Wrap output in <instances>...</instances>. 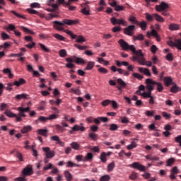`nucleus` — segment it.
Returning a JSON list of instances; mask_svg holds the SVG:
<instances>
[{"mask_svg": "<svg viewBox=\"0 0 181 181\" xmlns=\"http://www.w3.org/2000/svg\"><path fill=\"white\" fill-rule=\"evenodd\" d=\"M20 29H21V30H23V32H25V33H29L30 35H33V31L30 30L29 28H26V27H23V26H21Z\"/></svg>", "mask_w": 181, "mask_h": 181, "instance_id": "obj_38", "label": "nucleus"}, {"mask_svg": "<svg viewBox=\"0 0 181 181\" xmlns=\"http://www.w3.org/2000/svg\"><path fill=\"white\" fill-rule=\"evenodd\" d=\"M64 175L67 181L73 180V175H71V173H69V170L64 171Z\"/></svg>", "mask_w": 181, "mask_h": 181, "instance_id": "obj_27", "label": "nucleus"}, {"mask_svg": "<svg viewBox=\"0 0 181 181\" xmlns=\"http://www.w3.org/2000/svg\"><path fill=\"white\" fill-rule=\"evenodd\" d=\"M110 103H111V100L107 99V100H103L101 103V105H103V107H107V106L110 105Z\"/></svg>", "mask_w": 181, "mask_h": 181, "instance_id": "obj_53", "label": "nucleus"}, {"mask_svg": "<svg viewBox=\"0 0 181 181\" xmlns=\"http://www.w3.org/2000/svg\"><path fill=\"white\" fill-rule=\"evenodd\" d=\"M155 8L157 12H163L169 8V4L163 1L160 3V4L156 5Z\"/></svg>", "mask_w": 181, "mask_h": 181, "instance_id": "obj_9", "label": "nucleus"}, {"mask_svg": "<svg viewBox=\"0 0 181 181\" xmlns=\"http://www.w3.org/2000/svg\"><path fill=\"white\" fill-rule=\"evenodd\" d=\"M119 127L116 124H111L110 126V131H117Z\"/></svg>", "mask_w": 181, "mask_h": 181, "instance_id": "obj_56", "label": "nucleus"}, {"mask_svg": "<svg viewBox=\"0 0 181 181\" xmlns=\"http://www.w3.org/2000/svg\"><path fill=\"white\" fill-rule=\"evenodd\" d=\"M136 146H138V144L135 141H132L131 144L127 146V149L131 150V149H134V148H136Z\"/></svg>", "mask_w": 181, "mask_h": 181, "instance_id": "obj_41", "label": "nucleus"}, {"mask_svg": "<svg viewBox=\"0 0 181 181\" xmlns=\"http://www.w3.org/2000/svg\"><path fill=\"white\" fill-rule=\"evenodd\" d=\"M155 83V81H153L151 78H147L146 80V88L148 90V91H150L151 93H152V91H153L154 90V87L153 86H155V83Z\"/></svg>", "mask_w": 181, "mask_h": 181, "instance_id": "obj_13", "label": "nucleus"}, {"mask_svg": "<svg viewBox=\"0 0 181 181\" xmlns=\"http://www.w3.org/2000/svg\"><path fill=\"white\" fill-rule=\"evenodd\" d=\"M180 29V25L176 23H170L169 25L170 30H179Z\"/></svg>", "mask_w": 181, "mask_h": 181, "instance_id": "obj_26", "label": "nucleus"}, {"mask_svg": "<svg viewBox=\"0 0 181 181\" xmlns=\"http://www.w3.org/2000/svg\"><path fill=\"white\" fill-rule=\"evenodd\" d=\"M171 173H173V175H177L179 173V169L177 167H173L171 170Z\"/></svg>", "mask_w": 181, "mask_h": 181, "instance_id": "obj_62", "label": "nucleus"}, {"mask_svg": "<svg viewBox=\"0 0 181 181\" xmlns=\"http://www.w3.org/2000/svg\"><path fill=\"white\" fill-rule=\"evenodd\" d=\"M17 110L19 112L18 116L10 110H6L5 115L8 117V118H16V121L21 122V121H22V117L24 118L26 117L25 112H29V111H30V107H19L17 108Z\"/></svg>", "mask_w": 181, "mask_h": 181, "instance_id": "obj_1", "label": "nucleus"}, {"mask_svg": "<svg viewBox=\"0 0 181 181\" xmlns=\"http://www.w3.org/2000/svg\"><path fill=\"white\" fill-rule=\"evenodd\" d=\"M132 62H138L139 64L141 66H148V67L152 66V62L151 61H145V57H144V54L142 53V50H137V54L134 55L131 59Z\"/></svg>", "mask_w": 181, "mask_h": 181, "instance_id": "obj_3", "label": "nucleus"}, {"mask_svg": "<svg viewBox=\"0 0 181 181\" xmlns=\"http://www.w3.org/2000/svg\"><path fill=\"white\" fill-rule=\"evenodd\" d=\"M53 23V26L55 29H57V30H64V28H63L64 25H68L69 26L77 25V23H78V20L64 19L62 22L54 21Z\"/></svg>", "mask_w": 181, "mask_h": 181, "instance_id": "obj_2", "label": "nucleus"}, {"mask_svg": "<svg viewBox=\"0 0 181 181\" xmlns=\"http://www.w3.org/2000/svg\"><path fill=\"white\" fill-rule=\"evenodd\" d=\"M94 64H95L94 62L90 61L88 62L87 66L85 68V70H93V68L94 67Z\"/></svg>", "mask_w": 181, "mask_h": 181, "instance_id": "obj_36", "label": "nucleus"}, {"mask_svg": "<svg viewBox=\"0 0 181 181\" xmlns=\"http://www.w3.org/2000/svg\"><path fill=\"white\" fill-rule=\"evenodd\" d=\"M72 131H74V132H78V131H81V132H84V131H86V127H83V126H80L78 124H75L72 128H71Z\"/></svg>", "mask_w": 181, "mask_h": 181, "instance_id": "obj_21", "label": "nucleus"}, {"mask_svg": "<svg viewBox=\"0 0 181 181\" xmlns=\"http://www.w3.org/2000/svg\"><path fill=\"white\" fill-rule=\"evenodd\" d=\"M117 83L121 87H122V88H125V87H127V83H125V81H124V80L122 78H118Z\"/></svg>", "mask_w": 181, "mask_h": 181, "instance_id": "obj_46", "label": "nucleus"}, {"mask_svg": "<svg viewBox=\"0 0 181 181\" xmlns=\"http://www.w3.org/2000/svg\"><path fill=\"white\" fill-rule=\"evenodd\" d=\"M22 175L23 176H31V175H33V168L32 167L26 166L23 170H22Z\"/></svg>", "mask_w": 181, "mask_h": 181, "instance_id": "obj_12", "label": "nucleus"}, {"mask_svg": "<svg viewBox=\"0 0 181 181\" xmlns=\"http://www.w3.org/2000/svg\"><path fill=\"white\" fill-rule=\"evenodd\" d=\"M138 26H140L141 30H146V28H148V24L145 21H143L141 22H139V24H137Z\"/></svg>", "mask_w": 181, "mask_h": 181, "instance_id": "obj_30", "label": "nucleus"}, {"mask_svg": "<svg viewBox=\"0 0 181 181\" xmlns=\"http://www.w3.org/2000/svg\"><path fill=\"white\" fill-rule=\"evenodd\" d=\"M39 46L40 47L42 50L45 52V53H50V49L47 48V47H46V45H43L42 43H40Z\"/></svg>", "mask_w": 181, "mask_h": 181, "instance_id": "obj_40", "label": "nucleus"}, {"mask_svg": "<svg viewBox=\"0 0 181 181\" xmlns=\"http://www.w3.org/2000/svg\"><path fill=\"white\" fill-rule=\"evenodd\" d=\"M37 121H40V122H47V121H49V119L48 117H46L45 116H40L36 120V122H37Z\"/></svg>", "mask_w": 181, "mask_h": 181, "instance_id": "obj_44", "label": "nucleus"}, {"mask_svg": "<svg viewBox=\"0 0 181 181\" xmlns=\"http://www.w3.org/2000/svg\"><path fill=\"white\" fill-rule=\"evenodd\" d=\"M71 148L74 149V151H78V149H80V144H78L77 142H72L71 144Z\"/></svg>", "mask_w": 181, "mask_h": 181, "instance_id": "obj_37", "label": "nucleus"}, {"mask_svg": "<svg viewBox=\"0 0 181 181\" xmlns=\"http://www.w3.org/2000/svg\"><path fill=\"white\" fill-rule=\"evenodd\" d=\"M175 47L178 50H181V40L180 39L175 40Z\"/></svg>", "mask_w": 181, "mask_h": 181, "instance_id": "obj_49", "label": "nucleus"}, {"mask_svg": "<svg viewBox=\"0 0 181 181\" xmlns=\"http://www.w3.org/2000/svg\"><path fill=\"white\" fill-rule=\"evenodd\" d=\"M74 59H75V63L76 64H86V61L83 58L74 56Z\"/></svg>", "mask_w": 181, "mask_h": 181, "instance_id": "obj_28", "label": "nucleus"}, {"mask_svg": "<svg viewBox=\"0 0 181 181\" xmlns=\"http://www.w3.org/2000/svg\"><path fill=\"white\" fill-rule=\"evenodd\" d=\"M66 168H80V165L76 164L71 161H68L66 163Z\"/></svg>", "mask_w": 181, "mask_h": 181, "instance_id": "obj_35", "label": "nucleus"}, {"mask_svg": "<svg viewBox=\"0 0 181 181\" xmlns=\"http://www.w3.org/2000/svg\"><path fill=\"white\" fill-rule=\"evenodd\" d=\"M77 43H83V42H86V38L83 35H78L76 39Z\"/></svg>", "mask_w": 181, "mask_h": 181, "instance_id": "obj_54", "label": "nucleus"}, {"mask_svg": "<svg viewBox=\"0 0 181 181\" xmlns=\"http://www.w3.org/2000/svg\"><path fill=\"white\" fill-rule=\"evenodd\" d=\"M26 177L25 176H23V177H16L15 178V181H26Z\"/></svg>", "mask_w": 181, "mask_h": 181, "instance_id": "obj_64", "label": "nucleus"}, {"mask_svg": "<svg viewBox=\"0 0 181 181\" xmlns=\"http://www.w3.org/2000/svg\"><path fill=\"white\" fill-rule=\"evenodd\" d=\"M89 138H91L93 141H97L98 139V134L94 133H89Z\"/></svg>", "mask_w": 181, "mask_h": 181, "instance_id": "obj_48", "label": "nucleus"}, {"mask_svg": "<svg viewBox=\"0 0 181 181\" xmlns=\"http://www.w3.org/2000/svg\"><path fill=\"white\" fill-rule=\"evenodd\" d=\"M133 39H134V40H144V39H145V37H144V35L142 34H139L136 36L134 35Z\"/></svg>", "mask_w": 181, "mask_h": 181, "instance_id": "obj_50", "label": "nucleus"}, {"mask_svg": "<svg viewBox=\"0 0 181 181\" xmlns=\"http://www.w3.org/2000/svg\"><path fill=\"white\" fill-rule=\"evenodd\" d=\"M179 91H181V88L177 86L176 83H174V86L170 88V92L176 94V93H179Z\"/></svg>", "mask_w": 181, "mask_h": 181, "instance_id": "obj_23", "label": "nucleus"}, {"mask_svg": "<svg viewBox=\"0 0 181 181\" xmlns=\"http://www.w3.org/2000/svg\"><path fill=\"white\" fill-rule=\"evenodd\" d=\"M155 114V110H146L145 112V115L146 117H153V115Z\"/></svg>", "mask_w": 181, "mask_h": 181, "instance_id": "obj_57", "label": "nucleus"}, {"mask_svg": "<svg viewBox=\"0 0 181 181\" xmlns=\"http://www.w3.org/2000/svg\"><path fill=\"white\" fill-rule=\"evenodd\" d=\"M163 82L166 87H169L170 84H173V79L170 76H165L163 78Z\"/></svg>", "mask_w": 181, "mask_h": 181, "instance_id": "obj_16", "label": "nucleus"}, {"mask_svg": "<svg viewBox=\"0 0 181 181\" xmlns=\"http://www.w3.org/2000/svg\"><path fill=\"white\" fill-rule=\"evenodd\" d=\"M42 151L46 153L45 156L47 159H52V158H54V155H56L54 151H50V148L49 147H43Z\"/></svg>", "mask_w": 181, "mask_h": 181, "instance_id": "obj_10", "label": "nucleus"}, {"mask_svg": "<svg viewBox=\"0 0 181 181\" xmlns=\"http://www.w3.org/2000/svg\"><path fill=\"white\" fill-rule=\"evenodd\" d=\"M55 129L59 133L64 132V128L59 124L55 125Z\"/></svg>", "mask_w": 181, "mask_h": 181, "instance_id": "obj_52", "label": "nucleus"}, {"mask_svg": "<svg viewBox=\"0 0 181 181\" xmlns=\"http://www.w3.org/2000/svg\"><path fill=\"white\" fill-rule=\"evenodd\" d=\"M21 131L23 134H28V132H30V131H32V126L30 125L25 126L21 129Z\"/></svg>", "mask_w": 181, "mask_h": 181, "instance_id": "obj_25", "label": "nucleus"}, {"mask_svg": "<svg viewBox=\"0 0 181 181\" xmlns=\"http://www.w3.org/2000/svg\"><path fill=\"white\" fill-rule=\"evenodd\" d=\"M53 37H55V39H57V40H60L61 42H64V40H66V37L60 34H53Z\"/></svg>", "mask_w": 181, "mask_h": 181, "instance_id": "obj_33", "label": "nucleus"}, {"mask_svg": "<svg viewBox=\"0 0 181 181\" xmlns=\"http://www.w3.org/2000/svg\"><path fill=\"white\" fill-rule=\"evenodd\" d=\"M99 73H102V74H108V69L104 68V67H100L98 69Z\"/></svg>", "mask_w": 181, "mask_h": 181, "instance_id": "obj_55", "label": "nucleus"}, {"mask_svg": "<svg viewBox=\"0 0 181 181\" xmlns=\"http://www.w3.org/2000/svg\"><path fill=\"white\" fill-rule=\"evenodd\" d=\"M133 77H135V78H137L138 80H142V78H144V76L138 73H134Z\"/></svg>", "mask_w": 181, "mask_h": 181, "instance_id": "obj_61", "label": "nucleus"}, {"mask_svg": "<svg viewBox=\"0 0 181 181\" xmlns=\"http://www.w3.org/2000/svg\"><path fill=\"white\" fill-rule=\"evenodd\" d=\"M51 141H54L58 144V145H60V146H64V142H63L62 140H60V137L59 136H52L50 138Z\"/></svg>", "mask_w": 181, "mask_h": 181, "instance_id": "obj_17", "label": "nucleus"}, {"mask_svg": "<svg viewBox=\"0 0 181 181\" xmlns=\"http://www.w3.org/2000/svg\"><path fill=\"white\" fill-rule=\"evenodd\" d=\"M74 47L78 49L79 50H86V49H87V46H82L78 44H74Z\"/></svg>", "mask_w": 181, "mask_h": 181, "instance_id": "obj_59", "label": "nucleus"}, {"mask_svg": "<svg viewBox=\"0 0 181 181\" xmlns=\"http://www.w3.org/2000/svg\"><path fill=\"white\" fill-rule=\"evenodd\" d=\"M153 17L154 19H156V21H157L158 22H165V19H163V17L160 16V15H158V13H153Z\"/></svg>", "mask_w": 181, "mask_h": 181, "instance_id": "obj_34", "label": "nucleus"}, {"mask_svg": "<svg viewBox=\"0 0 181 181\" xmlns=\"http://www.w3.org/2000/svg\"><path fill=\"white\" fill-rule=\"evenodd\" d=\"M151 84H155V86H157L156 90L158 91V93H162L164 90L163 84L160 82H151Z\"/></svg>", "mask_w": 181, "mask_h": 181, "instance_id": "obj_18", "label": "nucleus"}, {"mask_svg": "<svg viewBox=\"0 0 181 181\" xmlns=\"http://www.w3.org/2000/svg\"><path fill=\"white\" fill-rule=\"evenodd\" d=\"M145 16H146V19H147L148 22H152V21H153V18H155L153 17V14L151 15L149 13H146Z\"/></svg>", "mask_w": 181, "mask_h": 181, "instance_id": "obj_45", "label": "nucleus"}, {"mask_svg": "<svg viewBox=\"0 0 181 181\" xmlns=\"http://www.w3.org/2000/svg\"><path fill=\"white\" fill-rule=\"evenodd\" d=\"M14 98L16 101H21V100H29V95L26 93L18 94L16 95Z\"/></svg>", "mask_w": 181, "mask_h": 181, "instance_id": "obj_14", "label": "nucleus"}, {"mask_svg": "<svg viewBox=\"0 0 181 181\" xmlns=\"http://www.w3.org/2000/svg\"><path fill=\"white\" fill-rule=\"evenodd\" d=\"M59 54L60 57H66V56H67V51H66L64 49H61L59 52Z\"/></svg>", "mask_w": 181, "mask_h": 181, "instance_id": "obj_51", "label": "nucleus"}, {"mask_svg": "<svg viewBox=\"0 0 181 181\" xmlns=\"http://www.w3.org/2000/svg\"><path fill=\"white\" fill-rule=\"evenodd\" d=\"M51 6L52 7V8H47L48 12H56V11H57V9L59 8V5L56 4H53Z\"/></svg>", "mask_w": 181, "mask_h": 181, "instance_id": "obj_39", "label": "nucleus"}, {"mask_svg": "<svg viewBox=\"0 0 181 181\" xmlns=\"http://www.w3.org/2000/svg\"><path fill=\"white\" fill-rule=\"evenodd\" d=\"M124 35L133 36L135 32V25H131L123 29Z\"/></svg>", "mask_w": 181, "mask_h": 181, "instance_id": "obj_8", "label": "nucleus"}, {"mask_svg": "<svg viewBox=\"0 0 181 181\" xmlns=\"http://www.w3.org/2000/svg\"><path fill=\"white\" fill-rule=\"evenodd\" d=\"M81 13L83 15H86V16H88V15H90V6L87 4H84L83 6H82V9L81 10Z\"/></svg>", "mask_w": 181, "mask_h": 181, "instance_id": "obj_15", "label": "nucleus"}, {"mask_svg": "<svg viewBox=\"0 0 181 181\" xmlns=\"http://www.w3.org/2000/svg\"><path fill=\"white\" fill-rule=\"evenodd\" d=\"M110 22L113 25H122V26H128V22L124 21V18L117 19L115 17H112L110 19Z\"/></svg>", "mask_w": 181, "mask_h": 181, "instance_id": "obj_7", "label": "nucleus"}, {"mask_svg": "<svg viewBox=\"0 0 181 181\" xmlns=\"http://www.w3.org/2000/svg\"><path fill=\"white\" fill-rule=\"evenodd\" d=\"M118 43L122 47V50L128 51L130 50L133 54H137L138 50L136 51V48H135V46L134 45H129L127 41L124 40V39H120L118 40Z\"/></svg>", "mask_w": 181, "mask_h": 181, "instance_id": "obj_4", "label": "nucleus"}, {"mask_svg": "<svg viewBox=\"0 0 181 181\" xmlns=\"http://www.w3.org/2000/svg\"><path fill=\"white\" fill-rule=\"evenodd\" d=\"M138 70L140 71V73H144L145 76H151V71L147 68L139 67Z\"/></svg>", "mask_w": 181, "mask_h": 181, "instance_id": "obj_22", "label": "nucleus"}, {"mask_svg": "<svg viewBox=\"0 0 181 181\" xmlns=\"http://www.w3.org/2000/svg\"><path fill=\"white\" fill-rule=\"evenodd\" d=\"M151 35L156 37L157 42H160V36H159V34H158V32L155 29L151 30Z\"/></svg>", "mask_w": 181, "mask_h": 181, "instance_id": "obj_29", "label": "nucleus"}, {"mask_svg": "<svg viewBox=\"0 0 181 181\" xmlns=\"http://www.w3.org/2000/svg\"><path fill=\"white\" fill-rule=\"evenodd\" d=\"M109 5H110V6H112V8H115V11H116L117 12H120V11H124V9H125V6L118 5L117 1L115 0H112V3H109Z\"/></svg>", "mask_w": 181, "mask_h": 181, "instance_id": "obj_11", "label": "nucleus"}, {"mask_svg": "<svg viewBox=\"0 0 181 181\" xmlns=\"http://www.w3.org/2000/svg\"><path fill=\"white\" fill-rule=\"evenodd\" d=\"M6 108H8V104L4 103L0 104V111H4Z\"/></svg>", "mask_w": 181, "mask_h": 181, "instance_id": "obj_63", "label": "nucleus"}, {"mask_svg": "<svg viewBox=\"0 0 181 181\" xmlns=\"http://www.w3.org/2000/svg\"><path fill=\"white\" fill-rule=\"evenodd\" d=\"M26 83V81L23 78H19L18 81H15L13 83H8V87L6 88V90L8 91H12L13 86H16V87H21L22 84Z\"/></svg>", "mask_w": 181, "mask_h": 181, "instance_id": "obj_5", "label": "nucleus"}, {"mask_svg": "<svg viewBox=\"0 0 181 181\" xmlns=\"http://www.w3.org/2000/svg\"><path fill=\"white\" fill-rule=\"evenodd\" d=\"M140 95L144 97V98H149L152 95V92H144L143 93H140Z\"/></svg>", "mask_w": 181, "mask_h": 181, "instance_id": "obj_42", "label": "nucleus"}, {"mask_svg": "<svg viewBox=\"0 0 181 181\" xmlns=\"http://www.w3.org/2000/svg\"><path fill=\"white\" fill-rule=\"evenodd\" d=\"M91 159H93V153H88L83 159V162H90L91 161Z\"/></svg>", "mask_w": 181, "mask_h": 181, "instance_id": "obj_31", "label": "nucleus"}, {"mask_svg": "<svg viewBox=\"0 0 181 181\" xmlns=\"http://www.w3.org/2000/svg\"><path fill=\"white\" fill-rule=\"evenodd\" d=\"M47 132L48 130L47 129H40L38 130H37V134L38 135H42V136H47Z\"/></svg>", "mask_w": 181, "mask_h": 181, "instance_id": "obj_24", "label": "nucleus"}, {"mask_svg": "<svg viewBox=\"0 0 181 181\" xmlns=\"http://www.w3.org/2000/svg\"><path fill=\"white\" fill-rule=\"evenodd\" d=\"M114 168H115V163L112 162L107 165V172H112L114 170Z\"/></svg>", "mask_w": 181, "mask_h": 181, "instance_id": "obj_47", "label": "nucleus"}, {"mask_svg": "<svg viewBox=\"0 0 181 181\" xmlns=\"http://www.w3.org/2000/svg\"><path fill=\"white\" fill-rule=\"evenodd\" d=\"M110 177L108 175H103L100 178V181H109L110 180Z\"/></svg>", "mask_w": 181, "mask_h": 181, "instance_id": "obj_60", "label": "nucleus"}, {"mask_svg": "<svg viewBox=\"0 0 181 181\" xmlns=\"http://www.w3.org/2000/svg\"><path fill=\"white\" fill-rule=\"evenodd\" d=\"M72 131H74V132H78V131H81V132H84V131H86V127H83V126H80L78 124H75L72 128H71Z\"/></svg>", "mask_w": 181, "mask_h": 181, "instance_id": "obj_19", "label": "nucleus"}, {"mask_svg": "<svg viewBox=\"0 0 181 181\" xmlns=\"http://www.w3.org/2000/svg\"><path fill=\"white\" fill-rule=\"evenodd\" d=\"M54 13L48 14V16L45 17L47 21H52L53 18H57V16H59V15H57V12L56 11H54Z\"/></svg>", "mask_w": 181, "mask_h": 181, "instance_id": "obj_32", "label": "nucleus"}, {"mask_svg": "<svg viewBox=\"0 0 181 181\" xmlns=\"http://www.w3.org/2000/svg\"><path fill=\"white\" fill-rule=\"evenodd\" d=\"M100 159L103 162V163H105V162H107V153L105 152H103L100 154Z\"/></svg>", "mask_w": 181, "mask_h": 181, "instance_id": "obj_43", "label": "nucleus"}, {"mask_svg": "<svg viewBox=\"0 0 181 181\" xmlns=\"http://www.w3.org/2000/svg\"><path fill=\"white\" fill-rule=\"evenodd\" d=\"M129 168H132V169H137L140 172H146V168L141 164L139 162H134L133 163L129 165Z\"/></svg>", "mask_w": 181, "mask_h": 181, "instance_id": "obj_6", "label": "nucleus"}, {"mask_svg": "<svg viewBox=\"0 0 181 181\" xmlns=\"http://www.w3.org/2000/svg\"><path fill=\"white\" fill-rule=\"evenodd\" d=\"M15 29H16V27L13 24H9L8 27L6 28V30H13L15 32Z\"/></svg>", "mask_w": 181, "mask_h": 181, "instance_id": "obj_58", "label": "nucleus"}, {"mask_svg": "<svg viewBox=\"0 0 181 181\" xmlns=\"http://www.w3.org/2000/svg\"><path fill=\"white\" fill-rule=\"evenodd\" d=\"M72 131H74V132H78V131H81V132H84V131H86V127H83V126H80L78 124H75L72 128H71Z\"/></svg>", "mask_w": 181, "mask_h": 181, "instance_id": "obj_20", "label": "nucleus"}]
</instances>
